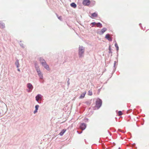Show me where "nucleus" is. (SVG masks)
I'll return each instance as SVG.
<instances>
[{
  "label": "nucleus",
  "instance_id": "7ed1b4c3",
  "mask_svg": "<svg viewBox=\"0 0 149 149\" xmlns=\"http://www.w3.org/2000/svg\"><path fill=\"white\" fill-rule=\"evenodd\" d=\"M90 3L91 2L89 0H84L82 2L83 5L85 6H89Z\"/></svg>",
  "mask_w": 149,
  "mask_h": 149
},
{
  "label": "nucleus",
  "instance_id": "1a4fd4ad",
  "mask_svg": "<svg viewBox=\"0 0 149 149\" xmlns=\"http://www.w3.org/2000/svg\"><path fill=\"white\" fill-rule=\"evenodd\" d=\"M42 65L45 67V68H46L47 70H49V67L48 65L46 63Z\"/></svg>",
  "mask_w": 149,
  "mask_h": 149
},
{
  "label": "nucleus",
  "instance_id": "412c9836",
  "mask_svg": "<svg viewBox=\"0 0 149 149\" xmlns=\"http://www.w3.org/2000/svg\"><path fill=\"white\" fill-rule=\"evenodd\" d=\"M115 47L117 48V50H118V44L117 43H116L115 45Z\"/></svg>",
  "mask_w": 149,
  "mask_h": 149
},
{
  "label": "nucleus",
  "instance_id": "a878e982",
  "mask_svg": "<svg viewBox=\"0 0 149 149\" xmlns=\"http://www.w3.org/2000/svg\"><path fill=\"white\" fill-rule=\"evenodd\" d=\"M37 110H35L34 111V113H37Z\"/></svg>",
  "mask_w": 149,
  "mask_h": 149
},
{
  "label": "nucleus",
  "instance_id": "6e6552de",
  "mask_svg": "<svg viewBox=\"0 0 149 149\" xmlns=\"http://www.w3.org/2000/svg\"><path fill=\"white\" fill-rule=\"evenodd\" d=\"M27 87L29 89H31V90L33 88V86L31 83H28L27 84Z\"/></svg>",
  "mask_w": 149,
  "mask_h": 149
},
{
  "label": "nucleus",
  "instance_id": "9b49d317",
  "mask_svg": "<svg viewBox=\"0 0 149 149\" xmlns=\"http://www.w3.org/2000/svg\"><path fill=\"white\" fill-rule=\"evenodd\" d=\"M70 6L71 7L74 8H75L77 7V5L76 4L74 3H72L71 4Z\"/></svg>",
  "mask_w": 149,
  "mask_h": 149
},
{
  "label": "nucleus",
  "instance_id": "4be33fe9",
  "mask_svg": "<svg viewBox=\"0 0 149 149\" xmlns=\"http://www.w3.org/2000/svg\"><path fill=\"white\" fill-rule=\"evenodd\" d=\"M122 114V113L121 111H119V112H118V115L119 116H120Z\"/></svg>",
  "mask_w": 149,
  "mask_h": 149
},
{
  "label": "nucleus",
  "instance_id": "39448f33",
  "mask_svg": "<svg viewBox=\"0 0 149 149\" xmlns=\"http://www.w3.org/2000/svg\"><path fill=\"white\" fill-rule=\"evenodd\" d=\"M110 35L109 34H107L105 36V38L109 41H111L112 40V38L110 37Z\"/></svg>",
  "mask_w": 149,
  "mask_h": 149
},
{
  "label": "nucleus",
  "instance_id": "9d476101",
  "mask_svg": "<svg viewBox=\"0 0 149 149\" xmlns=\"http://www.w3.org/2000/svg\"><path fill=\"white\" fill-rule=\"evenodd\" d=\"M86 93V92L85 91L84 93H83L81 94V95L79 97V98L82 99V98H84V97Z\"/></svg>",
  "mask_w": 149,
  "mask_h": 149
},
{
  "label": "nucleus",
  "instance_id": "5701e85b",
  "mask_svg": "<svg viewBox=\"0 0 149 149\" xmlns=\"http://www.w3.org/2000/svg\"><path fill=\"white\" fill-rule=\"evenodd\" d=\"M39 107V106L38 105H36L35 107V108H36V110H38V109Z\"/></svg>",
  "mask_w": 149,
  "mask_h": 149
},
{
  "label": "nucleus",
  "instance_id": "aec40b11",
  "mask_svg": "<svg viewBox=\"0 0 149 149\" xmlns=\"http://www.w3.org/2000/svg\"><path fill=\"white\" fill-rule=\"evenodd\" d=\"M36 71L37 72V73H39V72H40V69L39 68H37L36 67Z\"/></svg>",
  "mask_w": 149,
  "mask_h": 149
},
{
  "label": "nucleus",
  "instance_id": "423d86ee",
  "mask_svg": "<svg viewBox=\"0 0 149 149\" xmlns=\"http://www.w3.org/2000/svg\"><path fill=\"white\" fill-rule=\"evenodd\" d=\"M36 100L38 101L39 100L41 99L42 96L38 94L36 96Z\"/></svg>",
  "mask_w": 149,
  "mask_h": 149
},
{
  "label": "nucleus",
  "instance_id": "4468645a",
  "mask_svg": "<svg viewBox=\"0 0 149 149\" xmlns=\"http://www.w3.org/2000/svg\"><path fill=\"white\" fill-rule=\"evenodd\" d=\"M66 130H63L59 133L61 136H62L66 131Z\"/></svg>",
  "mask_w": 149,
  "mask_h": 149
},
{
  "label": "nucleus",
  "instance_id": "cd10ccee",
  "mask_svg": "<svg viewBox=\"0 0 149 149\" xmlns=\"http://www.w3.org/2000/svg\"><path fill=\"white\" fill-rule=\"evenodd\" d=\"M31 91H30V90H29V91H28V92H30Z\"/></svg>",
  "mask_w": 149,
  "mask_h": 149
},
{
  "label": "nucleus",
  "instance_id": "2eb2a0df",
  "mask_svg": "<svg viewBox=\"0 0 149 149\" xmlns=\"http://www.w3.org/2000/svg\"><path fill=\"white\" fill-rule=\"evenodd\" d=\"M96 25L97 27H100V28H101L102 26V24L100 22L97 23Z\"/></svg>",
  "mask_w": 149,
  "mask_h": 149
},
{
  "label": "nucleus",
  "instance_id": "f3484780",
  "mask_svg": "<svg viewBox=\"0 0 149 149\" xmlns=\"http://www.w3.org/2000/svg\"><path fill=\"white\" fill-rule=\"evenodd\" d=\"M0 26L2 28H4L5 27V24L2 22L0 23Z\"/></svg>",
  "mask_w": 149,
  "mask_h": 149
},
{
  "label": "nucleus",
  "instance_id": "f8f14e48",
  "mask_svg": "<svg viewBox=\"0 0 149 149\" xmlns=\"http://www.w3.org/2000/svg\"><path fill=\"white\" fill-rule=\"evenodd\" d=\"M91 16L92 17H96L97 16V13H92L91 14Z\"/></svg>",
  "mask_w": 149,
  "mask_h": 149
},
{
  "label": "nucleus",
  "instance_id": "6ab92c4d",
  "mask_svg": "<svg viewBox=\"0 0 149 149\" xmlns=\"http://www.w3.org/2000/svg\"><path fill=\"white\" fill-rule=\"evenodd\" d=\"M88 95H92V93L91 91L89 90L88 91Z\"/></svg>",
  "mask_w": 149,
  "mask_h": 149
},
{
  "label": "nucleus",
  "instance_id": "a211bd4d",
  "mask_svg": "<svg viewBox=\"0 0 149 149\" xmlns=\"http://www.w3.org/2000/svg\"><path fill=\"white\" fill-rule=\"evenodd\" d=\"M15 65H16L17 67V68H18L19 67V61L18 60H17L15 62Z\"/></svg>",
  "mask_w": 149,
  "mask_h": 149
},
{
  "label": "nucleus",
  "instance_id": "ddd939ff",
  "mask_svg": "<svg viewBox=\"0 0 149 149\" xmlns=\"http://www.w3.org/2000/svg\"><path fill=\"white\" fill-rule=\"evenodd\" d=\"M38 73V74L39 76V77H40V79H42V78H43L42 74L41 73V72H39V73Z\"/></svg>",
  "mask_w": 149,
  "mask_h": 149
},
{
  "label": "nucleus",
  "instance_id": "b1692460",
  "mask_svg": "<svg viewBox=\"0 0 149 149\" xmlns=\"http://www.w3.org/2000/svg\"><path fill=\"white\" fill-rule=\"evenodd\" d=\"M58 18L60 20H61L62 19V17L60 16L59 17H58Z\"/></svg>",
  "mask_w": 149,
  "mask_h": 149
},
{
  "label": "nucleus",
  "instance_id": "bb28decb",
  "mask_svg": "<svg viewBox=\"0 0 149 149\" xmlns=\"http://www.w3.org/2000/svg\"><path fill=\"white\" fill-rule=\"evenodd\" d=\"M17 70H18V71H19V72L20 71V70L19 69H17Z\"/></svg>",
  "mask_w": 149,
  "mask_h": 149
},
{
  "label": "nucleus",
  "instance_id": "f03ea898",
  "mask_svg": "<svg viewBox=\"0 0 149 149\" xmlns=\"http://www.w3.org/2000/svg\"><path fill=\"white\" fill-rule=\"evenodd\" d=\"M102 104V101L100 99H97L96 102V107L97 108H99L101 106Z\"/></svg>",
  "mask_w": 149,
  "mask_h": 149
},
{
  "label": "nucleus",
  "instance_id": "393cba45",
  "mask_svg": "<svg viewBox=\"0 0 149 149\" xmlns=\"http://www.w3.org/2000/svg\"><path fill=\"white\" fill-rule=\"evenodd\" d=\"M96 24H97V23H96L95 22H92V23H91V24H93V25H94V24H96Z\"/></svg>",
  "mask_w": 149,
  "mask_h": 149
},
{
  "label": "nucleus",
  "instance_id": "dca6fc26",
  "mask_svg": "<svg viewBox=\"0 0 149 149\" xmlns=\"http://www.w3.org/2000/svg\"><path fill=\"white\" fill-rule=\"evenodd\" d=\"M40 61L41 62V63L42 64V65H43V64H44L46 62H45V60L42 59L40 58Z\"/></svg>",
  "mask_w": 149,
  "mask_h": 149
},
{
  "label": "nucleus",
  "instance_id": "0eeeda50",
  "mask_svg": "<svg viewBox=\"0 0 149 149\" xmlns=\"http://www.w3.org/2000/svg\"><path fill=\"white\" fill-rule=\"evenodd\" d=\"M107 30V29L105 28H104L102 29L100 31V34L101 35L104 32H105Z\"/></svg>",
  "mask_w": 149,
  "mask_h": 149
},
{
  "label": "nucleus",
  "instance_id": "f257e3e1",
  "mask_svg": "<svg viewBox=\"0 0 149 149\" xmlns=\"http://www.w3.org/2000/svg\"><path fill=\"white\" fill-rule=\"evenodd\" d=\"M84 52V49L82 46L79 47V54L80 57H81Z\"/></svg>",
  "mask_w": 149,
  "mask_h": 149
},
{
  "label": "nucleus",
  "instance_id": "20e7f679",
  "mask_svg": "<svg viewBox=\"0 0 149 149\" xmlns=\"http://www.w3.org/2000/svg\"><path fill=\"white\" fill-rule=\"evenodd\" d=\"M86 127V125L84 123H82L80 126V128L82 130H84Z\"/></svg>",
  "mask_w": 149,
  "mask_h": 149
}]
</instances>
